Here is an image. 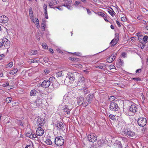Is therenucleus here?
I'll return each instance as SVG.
<instances>
[{
    "label": "nucleus",
    "mask_w": 148,
    "mask_h": 148,
    "mask_svg": "<svg viewBox=\"0 0 148 148\" xmlns=\"http://www.w3.org/2000/svg\"><path fill=\"white\" fill-rule=\"evenodd\" d=\"M63 102L64 104H67L62 107L63 111L67 114H69L70 111L73 106V105L75 103V102L73 101L72 99H70L69 96L68 94H66L63 97Z\"/></svg>",
    "instance_id": "nucleus-1"
},
{
    "label": "nucleus",
    "mask_w": 148,
    "mask_h": 148,
    "mask_svg": "<svg viewBox=\"0 0 148 148\" xmlns=\"http://www.w3.org/2000/svg\"><path fill=\"white\" fill-rule=\"evenodd\" d=\"M64 143V140L62 137H56L55 138V143L57 146H61Z\"/></svg>",
    "instance_id": "nucleus-2"
},
{
    "label": "nucleus",
    "mask_w": 148,
    "mask_h": 148,
    "mask_svg": "<svg viewBox=\"0 0 148 148\" xmlns=\"http://www.w3.org/2000/svg\"><path fill=\"white\" fill-rule=\"evenodd\" d=\"M138 106L135 104L133 103L131 105L129 108V111L134 115L138 111Z\"/></svg>",
    "instance_id": "nucleus-3"
},
{
    "label": "nucleus",
    "mask_w": 148,
    "mask_h": 148,
    "mask_svg": "<svg viewBox=\"0 0 148 148\" xmlns=\"http://www.w3.org/2000/svg\"><path fill=\"white\" fill-rule=\"evenodd\" d=\"M138 124L140 126L143 127L145 126L147 123V120L143 117H140L138 119Z\"/></svg>",
    "instance_id": "nucleus-4"
},
{
    "label": "nucleus",
    "mask_w": 148,
    "mask_h": 148,
    "mask_svg": "<svg viewBox=\"0 0 148 148\" xmlns=\"http://www.w3.org/2000/svg\"><path fill=\"white\" fill-rule=\"evenodd\" d=\"M109 109L111 111H116L118 110L119 106L116 103L112 102L110 103Z\"/></svg>",
    "instance_id": "nucleus-5"
},
{
    "label": "nucleus",
    "mask_w": 148,
    "mask_h": 148,
    "mask_svg": "<svg viewBox=\"0 0 148 148\" xmlns=\"http://www.w3.org/2000/svg\"><path fill=\"white\" fill-rule=\"evenodd\" d=\"M115 36L110 42V44L111 45L112 47H113L115 46L118 42L119 40V34H115Z\"/></svg>",
    "instance_id": "nucleus-6"
},
{
    "label": "nucleus",
    "mask_w": 148,
    "mask_h": 148,
    "mask_svg": "<svg viewBox=\"0 0 148 148\" xmlns=\"http://www.w3.org/2000/svg\"><path fill=\"white\" fill-rule=\"evenodd\" d=\"M88 138L89 141L94 142L97 140V137L95 134H92L88 135Z\"/></svg>",
    "instance_id": "nucleus-7"
},
{
    "label": "nucleus",
    "mask_w": 148,
    "mask_h": 148,
    "mask_svg": "<svg viewBox=\"0 0 148 148\" xmlns=\"http://www.w3.org/2000/svg\"><path fill=\"white\" fill-rule=\"evenodd\" d=\"M85 82V78L82 76H80L78 79L77 85L79 86L83 85L84 84Z\"/></svg>",
    "instance_id": "nucleus-8"
},
{
    "label": "nucleus",
    "mask_w": 148,
    "mask_h": 148,
    "mask_svg": "<svg viewBox=\"0 0 148 148\" xmlns=\"http://www.w3.org/2000/svg\"><path fill=\"white\" fill-rule=\"evenodd\" d=\"M51 82L50 81L48 80H44L42 83L41 84V86L44 88H47L48 87L50 86Z\"/></svg>",
    "instance_id": "nucleus-9"
},
{
    "label": "nucleus",
    "mask_w": 148,
    "mask_h": 148,
    "mask_svg": "<svg viewBox=\"0 0 148 148\" xmlns=\"http://www.w3.org/2000/svg\"><path fill=\"white\" fill-rule=\"evenodd\" d=\"M55 126L59 131L63 130L64 128V125L61 122H58L57 124H55Z\"/></svg>",
    "instance_id": "nucleus-10"
},
{
    "label": "nucleus",
    "mask_w": 148,
    "mask_h": 148,
    "mask_svg": "<svg viewBox=\"0 0 148 148\" xmlns=\"http://www.w3.org/2000/svg\"><path fill=\"white\" fill-rule=\"evenodd\" d=\"M44 131L43 129L41 127H38L36 131V135L39 136H42L44 133Z\"/></svg>",
    "instance_id": "nucleus-11"
},
{
    "label": "nucleus",
    "mask_w": 148,
    "mask_h": 148,
    "mask_svg": "<svg viewBox=\"0 0 148 148\" xmlns=\"http://www.w3.org/2000/svg\"><path fill=\"white\" fill-rule=\"evenodd\" d=\"M66 78H68L71 81L75 79V77L73 73L69 72L67 74Z\"/></svg>",
    "instance_id": "nucleus-12"
},
{
    "label": "nucleus",
    "mask_w": 148,
    "mask_h": 148,
    "mask_svg": "<svg viewBox=\"0 0 148 148\" xmlns=\"http://www.w3.org/2000/svg\"><path fill=\"white\" fill-rule=\"evenodd\" d=\"M44 120L43 119L38 118L37 120L36 124L38 126H42L44 123Z\"/></svg>",
    "instance_id": "nucleus-13"
},
{
    "label": "nucleus",
    "mask_w": 148,
    "mask_h": 148,
    "mask_svg": "<svg viewBox=\"0 0 148 148\" xmlns=\"http://www.w3.org/2000/svg\"><path fill=\"white\" fill-rule=\"evenodd\" d=\"M0 22L3 23H6L8 21V18H7L6 16H1L0 17Z\"/></svg>",
    "instance_id": "nucleus-14"
},
{
    "label": "nucleus",
    "mask_w": 148,
    "mask_h": 148,
    "mask_svg": "<svg viewBox=\"0 0 148 148\" xmlns=\"http://www.w3.org/2000/svg\"><path fill=\"white\" fill-rule=\"evenodd\" d=\"M125 134L128 137H134L135 136V133L131 131H128Z\"/></svg>",
    "instance_id": "nucleus-15"
},
{
    "label": "nucleus",
    "mask_w": 148,
    "mask_h": 148,
    "mask_svg": "<svg viewBox=\"0 0 148 148\" xmlns=\"http://www.w3.org/2000/svg\"><path fill=\"white\" fill-rule=\"evenodd\" d=\"M2 42L3 45L5 47L8 46V45L9 44V40L6 38H3L2 40Z\"/></svg>",
    "instance_id": "nucleus-16"
},
{
    "label": "nucleus",
    "mask_w": 148,
    "mask_h": 148,
    "mask_svg": "<svg viewBox=\"0 0 148 148\" xmlns=\"http://www.w3.org/2000/svg\"><path fill=\"white\" fill-rule=\"evenodd\" d=\"M84 100V98L82 97H79L77 99V103L79 105H81L83 104Z\"/></svg>",
    "instance_id": "nucleus-17"
},
{
    "label": "nucleus",
    "mask_w": 148,
    "mask_h": 148,
    "mask_svg": "<svg viewBox=\"0 0 148 148\" xmlns=\"http://www.w3.org/2000/svg\"><path fill=\"white\" fill-rule=\"evenodd\" d=\"M93 98V94H90L86 98V100L89 103H91L92 100Z\"/></svg>",
    "instance_id": "nucleus-18"
},
{
    "label": "nucleus",
    "mask_w": 148,
    "mask_h": 148,
    "mask_svg": "<svg viewBox=\"0 0 148 148\" xmlns=\"http://www.w3.org/2000/svg\"><path fill=\"white\" fill-rule=\"evenodd\" d=\"M42 103L41 99H37L34 103V104L36 105V106L39 107Z\"/></svg>",
    "instance_id": "nucleus-19"
},
{
    "label": "nucleus",
    "mask_w": 148,
    "mask_h": 148,
    "mask_svg": "<svg viewBox=\"0 0 148 148\" xmlns=\"http://www.w3.org/2000/svg\"><path fill=\"white\" fill-rule=\"evenodd\" d=\"M57 4H58V3H57V1L54 0L51 1L49 3V5L50 8H53L52 6L53 5H56Z\"/></svg>",
    "instance_id": "nucleus-20"
},
{
    "label": "nucleus",
    "mask_w": 148,
    "mask_h": 148,
    "mask_svg": "<svg viewBox=\"0 0 148 148\" xmlns=\"http://www.w3.org/2000/svg\"><path fill=\"white\" fill-rule=\"evenodd\" d=\"M112 56L109 57L107 59V62L111 63H112L115 59V58H112Z\"/></svg>",
    "instance_id": "nucleus-21"
},
{
    "label": "nucleus",
    "mask_w": 148,
    "mask_h": 148,
    "mask_svg": "<svg viewBox=\"0 0 148 148\" xmlns=\"http://www.w3.org/2000/svg\"><path fill=\"white\" fill-rule=\"evenodd\" d=\"M17 71L18 70L16 68L14 69H12L10 70V74H12V75H14L16 73Z\"/></svg>",
    "instance_id": "nucleus-22"
},
{
    "label": "nucleus",
    "mask_w": 148,
    "mask_h": 148,
    "mask_svg": "<svg viewBox=\"0 0 148 148\" xmlns=\"http://www.w3.org/2000/svg\"><path fill=\"white\" fill-rule=\"evenodd\" d=\"M30 19L31 20L33 21V23H35V24L36 23H38L39 22V21L38 19L36 18H34L33 17H31Z\"/></svg>",
    "instance_id": "nucleus-23"
},
{
    "label": "nucleus",
    "mask_w": 148,
    "mask_h": 148,
    "mask_svg": "<svg viewBox=\"0 0 148 148\" xmlns=\"http://www.w3.org/2000/svg\"><path fill=\"white\" fill-rule=\"evenodd\" d=\"M42 26L41 28L42 31H44L45 29V22L44 20L42 21Z\"/></svg>",
    "instance_id": "nucleus-24"
},
{
    "label": "nucleus",
    "mask_w": 148,
    "mask_h": 148,
    "mask_svg": "<svg viewBox=\"0 0 148 148\" xmlns=\"http://www.w3.org/2000/svg\"><path fill=\"white\" fill-rule=\"evenodd\" d=\"M37 91L35 90H32L30 93V96H34L36 94Z\"/></svg>",
    "instance_id": "nucleus-25"
},
{
    "label": "nucleus",
    "mask_w": 148,
    "mask_h": 148,
    "mask_svg": "<svg viewBox=\"0 0 148 148\" xmlns=\"http://www.w3.org/2000/svg\"><path fill=\"white\" fill-rule=\"evenodd\" d=\"M110 9H111V10H109L108 11V12L113 17L114 14H115V13L112 8H110Z\"/></svg>",
    "instance_id": "nucleus-26"
},
{
    "label": "nucleus",
    "mask_w": 148,
    "mask_h": 148,
    "mask_svg": "<svg viewBox=\"0 0 148 148\" xmlns=\"http://www.w3.org/2000/svg\"><path fill=\"white\" fill-rule=\"evenodd\" d=\"M39 61V60L36 59H30L28 61V62L30 63H33L37 62L38 63Z\"/></svg>",
    "instance_id": "nucleus-27"
},
{
    "label": "nucleus",
    "mask_w": 148,
    "mask_h": 148,
    "mask_svg": "<svg viewBox=\"0 0 148 148\" xmlns=\"http://www.w3.org/2000/svg\"><path fill=\"white\" fill-rule=\"evenodd\" d=\"M45 142L48 145H50L52 144V142L51 140L48 138L46 140Z\"/></svg>",
    "instance_id": "nucleus-28"
},
{
    "label": "nucleus",
    "mask_w": 148,
    "mask_h": 148,
    "mask_svg": "<svg viewBox=\"0 0 148 148\" xmlns=\"http://www.w3.org/2000/svg\"><path fill=\"white\" fill-rule=\"evenodd\" d=\"M37 53V51L36 50H32L30 52V54L31 55H35Z\"/></svg>",
    "instance_id": "nucleus-29"
},
{
    "label": "nucleus",
    "mask_w": 148,
    "mask_h": 148,
    "mask_svg": "<svg viewBox=\"0 0 148 148\" xmlns=\"http://www.w3.org/2000/svg\"><path fill=\"white\" fill-rule=\"evenodd\" d=\"M62 6H64V7H66L69 10H71L73 9V8L72 7V6L69 5H62Z\"/></svg>",
    "instance_id": "nucleus-30"
},
{
    "label": "nucleus",
    "mask_w": 148,
    "mask_h": 148,
    "mask_svg": "<svg viewBox=\"0 0 148 148\" xmlns=\"http://www.w3.org/2000/svg\"><path fill=\"white\" fill-rule=\"evenodd\" d=\"M62 71H60V72H59L58 73H56V77H61V76H62Z\"/></svg>",
    "instance_id": "nucleus-31"
},
{
    "label": "nucleus",
    "mask_w": 148,
    "mask_h": 148,
    "mask_svg": "<svg viewBox=\"0 0 148 148\" xmlns=\"http://www.w3.org/2000/svg\"><path fill=\"white\" fill-rule=\"evenodd\" d=\"M83 103L82 105L84 107H86L89 103V102H88V101H87V100L86 99V100H84Z\"/></svg>",
    "instance_id": "nucleus-32"
},
{
    "label": "nucleus",
    "mask_w": 148,
    "mask_h": 148,
    "mask_svg": "<svg viewBox=\"0 0 148 148\" xmlns=\"http://www.w3.org/2000/svg\"><path fill=\"white\" fill-rule=\"evenodd\" d=\"M29 16H30V18L31 17H33V11L32 9V8H30L29 9Z\"/></svg>",
    "instance_id": "nucleus-33"
},
{
    "label": "nucleus",
    "mask_w": 148,
    "mask_h": 148,
    "mask_svg": "<svg viewBox=\"0 0 148 148\" xmlns=\"http://www.w3.org/2000/svg\"><path fill=\"white\" fill-rule=\"evenodd\" d=\"M43 8L45 13H47V5L45 4H44L43 5Z\"/></svg>",
    "instance_id": "nucleus-34"
},
{
    "label": "nucleus",
    "mask_w": 148,
    "mask_h": 148,
    "mask_svg": "<svg viewBox=\"0 0 148 148\" xmlns=\"http://www.w3.org/2000/svg\"><path fill=\"white\" fill-rule=\"evenodd\" d=\"M98 14L99 15L104 17H106V14L103 12H99Z\"/></svg>",
    "instance_id": "nucleus-35"
},
{
    "label": "nucleus",
    "mask_w": 148,
    "mask_h": 148,
    "mask_svg": "<svg viewBox=\"0 0 148 148\" xmlns=\"http://www.w3.org/2000/svg\"><path fill=\"white\" fill-rule=\"evenodd\" d=\"M109 117L112 120H113L115 119V116L113 115L110 114L109 115Z\"/></svg>",
    "instance_id": "nucleus-36"
},
{
    "label": "nucleus",
    "mask_w": 148,
    "mask_h": 148,
    "mask_svg": "<svg viewBox=\"0 0 148 148\" xmlns=\"http://www.w3.org/2000/svg\"><path fill=\"white\" fill-rule=\"evenodd\" d=\"M97 68H98L100 69H103V64H100L99 65H97L96 66Z\"/></svg>",
    "instance_id": "nucleus-37"
},
{
    "label": "nucleus",
    "mask_w": 148,
    "mask_h": 148,
    "mask_svg": "<svg viewBox=\"0 0 148 148\" xmlns=\"http://www.w3.org/2000/svg\"><path fill=\"white\" fill-rule=\"evenodd\" d=\"M42 45L43 48L44 49L47 48V46L46 43H43L42 44Z\"/></svg>",
    "instance_id": "nucleus-38"
},
{
    "label": "nucleus",
    "mask_w": 148,
    "mask_h": 148,
    "mask_svg": "<svg viewBox=\"0 0 148 148\" xmlns=\"http://www.w3.org/2000/svg\"><path fill=\"white\" fill-rule=\"evenodd\" d=\"M148 39L147 36H145L143 38V40L144 42H147Z\"/></svg>",
    "instance_id": "nucleus-39"
},
{
    "label": "nucleus",
    "mask_w": 148,
    "mask_h": 148,
    "mask_svg": "<svg viewBox=\"0 0 148 148\" xmlns=\"http://www.w3.org/2000/svg\"><path fill=\"white\" fill-rule=\"evenodd\" d=\"M108 67L109 69L110 70L114 69L115 67V66L114 65H111L108 66Z\"/></svg>",
    "instance_id": "nucleus-40"
},
{
    "label": "nucleus",
    "mask_w": 148,
    "mask_h": 148,
    "mask_svg": "<svg viewBox=\"0 0 148 148\" xmlns=\"http://www.w3.org/2000/svg\"><path fill=\"white\" fill-rule=\"evenodd\" d=\"M72 2V0H67L66 1V4L69 5L71 4Z\"/></svg>",
    "instance_id": "nucleus-41"
},
{
    "label": "nucleus",
    "mask_w": 148,
    "mask_h": 148,
    "mask_svg": "<svg viewBox=\"0 0 148 148\" xmlns=\"http://www.w3.org/2000/svg\"><path fill=\"white\" fill-rule=\"evenodd\" d=\"M132 79L137 81H140L141 80V79L139 78H133Z\"/></svg>",
    "instance_id": "nucleus-42"
},
{
    "label": "nucleus",
    "mask_w": 148,
    "mask_h": 148,
    "mask_svg": "<svg viewBox=\"0 0 148 148\" xmlns=\"http://www.w3.org/2000/svg\"><path fill=\"white\" fill-rule=\"evenodd\" d=\"M71 58V60L72 61H78L79 60V59L78 58Z\"/></svg>",
    "instance_id": "nucleus-43"
},
{
    "label": "nucleus",
    "mask_w": 148,
    "mask_h": 148,
    "mask_svg": "<svg viewBox=\"0 0 148 148\" xmlns=\"http://www.w3.org/2000/svg\"><path fill=\"white\" fill-rule=\"evenodd\" d=\"M36 135L35 134H32V135H31V136H30V138H35L36 137Z\"/></svg>",
    "instance_id": "nucleus-44"
},
{
    "label": "nucleus",
    "mask_w": 148,
    "mask_h": 148,
    "mask_svg": "<svg viewBox=\"0 0 148 148\" xmlns=\"http://www.w3.org/2000/svg\"><path fill=\"white\" fill-rule=\"evenodd\" d=\"M32 134H30V133L28 132L26 134V136L30 138V136L31 135H32Z\"/></svg>",
    "instance_id": "nucleus-45"
},
{
    "label": "nucleus",
    "mask_w": 148,
    "mask_h": 148,
    "mask_svg": "<svg viewBox=\"0 0 148 148\" xmlns=\"http://www.w3.org/2000/svg\"><path fill=\"white\" fill-rule=\"evenodd\" d=\"M109 99L110 100H111L112 101L114 99V97L113 96H111Z\"/></svg>",
    "instance_id": "nucleus-46"
},
{
    "label": "nucleus",
    "mask_w": 148,
    "mask_h": 148,
    "mask_svg": "<svg viewBox=\"0 0 148 148\" xmlns=\"http://www.w3.org/2000/svg\"><path fill=\"white\" fill-rule=\"evenodd\" d=\"M80 3V2L78 1H76L75 3V6L78 5Z\"/></svg>",
    "instance_id": "nucleus-47"
},
{
    "label": "nucleus",
    "mask_w": 148,
    "mask_h": 148,
    "mask_svg": "<svg viewBox=\"0 0 148 148\" xmlns=\"http://www.w3.org/2000/svg\"><path fill=\"white\" fill-rule=\"evenodd\" d=\"M119 63L121 65H122L123 64V61L121 59H119Z\"/></svg>",
    "instance_id": "nucleus-48"
},
{
    "label": "nucleus",
    "mask_w": 148,
    "mask_h": 148,
    "mask_svg": "<svg viewBox=\"0 0 148 148\" xmlns=\"http://www.w3.org/2000/svg\"><path fill=\"white\" fill-rule=\"evenodd\" d=\"M62 6H58V7H54V8H53L54 9H55V8H56L58 9L59 10H62V9H61V8H60V7H61Z\"/></svg>",
    "instance_id": "nucleus-49"
},
{
    "label": "nucleus",
    "mask_w": 148,
    "mask_h": 148,
    "mask_svg": "<svg viewBox=\"0 0 148 148\" xmlns=\"http://www.w3.org/2000/svg\"><path fill=\"white\" fill-rule=\"evenodd\" d=\"M141 69H137L136 71V73H139L140 72H141Z\"/></svg>",
    "instance_id": "nucleus-50"
},
{
    "label": "nucleus",
    "mask_w": 148,
    "mask_h": 148,
    "mask_svg": "<svg viewBox=\"0 0 148 148\" xmlns=\"http://www.w3.org/2000/svg\"><path fill=\"white\" fill-rule=\"evenodd\" d=\"M121 20L123 21H126V19L124 17H123L121 18Z\"/></svg>",
    "instance_id": "nucleus-51"
},
{
    "label": "nucleus",
    "mask_w": 148,
    "mask_h": 148,
    "mask_svg": "<svg viewBox=\"0 0 148 148\" xmlns=\"http://www.w3.org/2000/svg\"><path fill=\"white\" fill-rule=\"evenodd\" d=\"M55 78L53 77H50L49 79V80L50 81L53 80L54 81Z\"/></svg>",
    "instance_id": "nucleus-52"
},
{
    "label": "nucleus",
    "mask_w": 148,
    "mask_h": 148,
    "mask_svg": "<svg viewBox=\"0 0 148 148\" xmlns=\"http://www.w3.org/2000/svg\"><path fill=\"white\" fill-rule=\"evenodd\" d=\"M117 53H115V54L114 53V54H112V55L111 56H112V58H115V57H116V55Z\"/></svg>",
    "instance_id": "nucleus-53"
},
{
    "label": "nucleus",
    "mask_w": 148,
    "mask_h": 148,
    "mask_svg": "<svg viewBox=\"0 0 148 148\" xmlns=\"http://www.w3.org/2000/svg\"><path fill=\"white\" fill-rule=\"evenodd\" d=\"M116 24H117V25L118 26L120 27L121 26V25H120V24L119 23V21H118L116 20Z\"/></svg>",
    "instance_id": "nucleus-54"
},
{
    "label": "nucleus",
    "mask_w": 148,
    "mask_h": 148,
    "mask_svg": "<svg viewBox=\"0 0 148 148\" xmlns=\"http://www.w3.org/2000/svg\"><path fill=\"white\" fill-rule=\"evenodd\" d=\"M36 27L37 28H39L40 27V25H39V22H38V23H36Z\"/></svg>",
    "instance_id": "nucleus-55"
},
{
    "label": "nucleus",
    "mask_w": 148,
    "mask_h": 148,
    "mask_svg": "<svg viewBox=\"0 0 148 148\" xmlns=\"http://www.w3.org/2000/svg\"><path fill=\"white\" fill-rule=\"evenodd\" d=\"M4 57V55L2 54L0 56V60H1Z\"/></svg>",
    "instance_id": "nucleus-56"
},
{
    "label": "nucleus",
    "mask_w": 148,
    "mask_h": 148,
    "mask_svg": "<svg viewBox=\"0 0 148 148\" xmlns=\"http://www.w3.org/2000/svg\"><path fill=\"white\" fill-rule=\"evenodd\" d=\"M57 51L59 53H61L62 52V51L59 49H57Z\"/></svg>",
    "instance_id": "nucleus-57"
},
{
    "label": "nucleus",
    "mask_w": 148,
    "mask_h": 148,
    "mask_svg": "<svg viewBox=\"0 0 148 148\" xmlns=\"http://www.w3.org/2000/svg\"><path fill=\"white\" fill-rule=\"evenodd\" d=\"M87 11L88 13V14H90L91 13V12H90V10L89 9H87Z\"/></svg>",
    "instance_id": "nucleus-58"
},
{
    "label": "nucleus",
    "mask_w": 148,
    "mask_h": 148,
    "mask_svg": "<svg viewBox=\"0 0 148 148\" xmlns=\"http://www.w3.org/2000/svg\"><path fill=\"white\" fill-rule=\"evenodd\" d=\"M49 51L51 53H53V51L52 49L50 48L49 49Z\"/></svg>",
    "instance_id": "nucleus-59"
},
{
    "label": "nucleus",
    "mask_w": 148,
    "mask_h": 148,
    "mask_svg": "<svg viewBox=\"0 0 148 148\" xmlns=\"http://www.w3.org/2000/svg\"><path fill=\"white\" fill-rule=\"evenodd\" d=\"M73 53L75 54V55H76L77 56H79V54H80V53H79V52H77H77H75V53Z\"/></svg>",
    "instance_id": "nucleus-60"
},
{
    "label": "nucleus",
    "mask_w": 148,
    "mask_h": 148,
    "mask_svg": "<svg viewBox=\"0 0 148 148\" xmlns=\"http://www.w3.org/2000/svg\"><path fill=\"white\" fill-rule=\"evenodd\" d=\"M45 17L47 19H48V15H47V13H45Z\"/></svg>",
    "instance_id": "nucleus-61"
},
{
    "label": "nucleus",
    "mask_w": 148,
    "mask_h": 148,
    "mask_svg": "<svg viewBox=\"0 0 148 148\" xmlns=\"http://www.w3.org/2000/svg\"><path fill=\"white\" fill-rule=\"evenodd\" d=\"M13 65V62H10V67H12Z\"/></svg>",
    "instance_id": "nucleus-62"
},
{
    "label": "nucleus",
    "mask_w": 148,
    "mask_h": 148,
    "mask_svg": "<svg viewBox=\"0 0 148 148\" xmlns=\"http://www.w3.org/2000/svg\"><path fill=\"white\" fill-rule=\"evenodd\" d=\"M3 46L2 42H0V48L2 47Z\"/></svg>",
    "instance_id": "nucleus-63"
},
{
    "label": "nucleus",
    "mask_w": 148,
    "mask_h": 148,
    "mask_svg": "<svg viewBox=\"0 0 148 148\" xmlns=\"http://www.w3.org/2000/svg\"><path fill=\"white\" fill-rule=\"evenodd\" d=\"M126 54L125 53H123L122 54V56L123 57H125V56H126Z\"/></svg>",
    "instance_id": "nucleus-64"
}]
</instances>
